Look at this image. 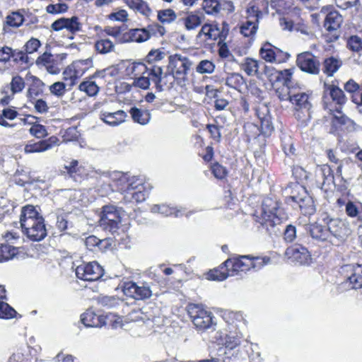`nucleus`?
I'll return each mask as SVG.
<instances>
[{
    "label": "nucleus",
    "mask_w": 362,
    "mask_h": 362,
    "mask_svg": "<svg viewBox=\"0 0 362 362\" xmlns=\"http://www.w3.org/2000/svg\"><path fill=\"white\" fill-rule=\"evenodd\" d=\"M269 262L270 258L268 257L243 255L229 258L218 269L211 270L208 274V279L214 281H223L228 276L238 275L240 272H246L252 268L256 270L259 269Z\"/></svg>",
    "instance_id": "1"
},
{
    "label": "nucleus",
    "mask_w": 362,
    "mask_h": 362,
    "mask_svg": "<svg viewBox=\"0 0 362 362\" xmlns=\"http://www.w3.org/2000/svg\"><path fill=\"white\" fill-rule=\"evenodd\" d=\"M261 216L258 222L262 230L269 235L281 233L279 226L286 218V216L276 200L270 197L265 198L262 202Z\"/></svg>",
    "instance_id": "2"
},
{
    "label": "nucleus",
    "mask_w": 362,
    "mask_h": 362,
    "mask_svg": "<svg viewBox=\"0 0 362 362\" xmlns=\"http://www.w3.org/2000/svg\"><path fill=\"white\" fill-rule=\"evenodd\" d=\"M320 220L327 226V230L329 233V243L332 245H340L350 235L349 228L339 218H332L327 214H322Z\"/></svg>",
    "instance_id": "3"
},
{
    "label": "nucleus",
    "mask_w": 362,
    "mask_h": 362,
    "mask_svg": "<svg viewBox=\"0 0 362 362\" xmlns=\"http://www.w3.org/2000/svg\"><path fill=\"white\" fill-rule=\"evenodd\" d=\"M122 211L114 205L103 206L100 214L99 226L112 235L119 233L121 227Z\"/></svg>",
    "instance_id": "4"
},
{
    "label": "nucleus",
    "mask_w": 362,
    "mask_h": 362,
    "mask_svg": "<svg viewBox=\"0 0 362 362\" xmlns=\"http://www.w3.org/2000/svg\"><path fill=\"white\" fill-rule=\"evenodd\" d=\"M188 314L199 331L204 332L208 329H215L216 322L211 312L206 310L199 304H189L187 306Z\"/></svg>",
    "instance_id": "5"
},
{
    "label": "nucleus",
    "mask_w": 362,
    "mask_h": 362,
    "mask_svg": "<svg viewBox=\"0 0 362 362\" xmlns=\"http://www.w3.org/2000/svg\"><path fill=\"white\" fill-rule=\"evenodd\" d=\"M145 71L143 72L142 76L135 78L132 85L134 87L146 90L150 86V81H151L155 84V88L157 91L161 92L163 90V69L160 66H145Z\"/></svg>",
    "instance_id": "6"
},
{
    "label": "nucleus",
    "mask_w": 362,
    "mask_h": 362,
    "mask_svg": "<svg viewBox=\"0 0 362 362\" xmlns=\"http://www.w3.org/2000/svg\"><path fill=\"white\" fill-rule=\"evenodd\" d=\"M192 66L191 60L185 56L176 54L169 57L168 69L173 77L177 80L185 81Z\"/></svg>",
    "instance_id": "7"
},
{
    "label": "nucleus",
    "mask_w": 362,
    "mask_h": 362,
    "mask_svg": "<svg viewBox=\"0 0 362 362\" xmlns=\"http://www.w3.org/2000/svg\"><path fill=\"white\" fill-rule=\"evenodd\" d=\"M23 233L32 241H41L47 236V229L43 217L28 220L21 226Z\"/></svg>",
    "instance_id": "8"
},
{
    "label": "nucleus",
    "mask_w": 362,
    "mask_h": 362,
    "mask_svg": "<svg viewBox=\"0 0 362 362\" xmlns=\"http://www.w3.org/2000/svg\"><path fill=\"white\" fill-rule=\"evenodd\" d=\"M77 278L83 281H94L103 275V269L96 262L83 263L76 268Z\"/></svg>",
    "instance_id": "9"
},
{
    "label": "nucleus",
    "mask_w": 362,
    "mask_h": 362,
    "mask_svg": "<svg viewBox=\"0 0 362 362\" xmlns=\"http://www.w3.org/2000/svg\"><path fill=\"white\" fill-rule=\"evenodd\" d=\"M341 273L346 279L345 284L353 289L362 288V266L346 264L341 267Z\"/></svg>",
    "instance_id": "10"
},
{
    "label": "nucleus",
    "mask_w": 362,
    "mask_h": 362,
    "mask_svg": "<svg viewBox=\"0 0 362 362\" xmlns=\"http://www.w3.org/2000/svg\"><path fill=\"white\" fill-rule=\"evenodd\" d=\"M296 64L301 71L310 74L317 75L320 71L319 59L310 52L298 54Z\"/></svg>",
    "instance_id": "11"
},
{
    "label": "nucleus",
    "mask_w": 362,
    "mask_h": 362,
    "mask_svg": "<svg viewBox=\"0 0 362 362\" xmlns=\"http://www.w3.org/2000/svg\"><path fill=\"white\" fill-rule=\"evenodd\" d=\"M124 293L136 300H144L152 296V291L147 284L138 286L132 281L124 282L122 286Z\"/></svg>",
    "instance_id": "12"
},
{
    "label": "nucleus",
    "mask_w": 362,
    "mask_h": 362,
    "mask_svg": "<svg viewBox=\"0 0 362 362\" xmlns=\"http://www.w3.org/2000/svg\"><path fill=\"white\" fill-rule=\"evenodd\" d=\"M320 13L326 15L324 26L327 30L336 31L340 28L343 22V17L332 6H323L320 10Z\"/></svg>",
    "instance_id": "13"
},
{
    "label": "nucleus",
    "mask_w": 362,
    "mask_h": 362,
    "mask_svg": "<svg viewBox=\"0 0 362 362\" xmlns=\"http://www.w3.org/2000/svg\"><path fill=\"white\" fill-rule=\"evenodd\" d=\"M285 255L291 262L300 265L309 264L311 259L308 250L301 245H295L288 247Z\"/></svg>",
    "instance_id": "14"
},
{
    "label": "nucleus",
    "mask_w": 362,
    "mask_h": 362,
    "mask_svg": "<svg viewBox=\"0 0 362 362\" xmlns=\"http://www.w3.org/2000/svg\"><path fill=\"white\" fill-rule=\"evenodd\" d=\"M295 105L297 111H301L305 116V119L310 118V110L312 104L309 95L305 93H293L291 101Z\"/></svg>",
    "instance_id": "15"
},
{
    "label": "nucleus",
    "mask_w": 362,
    "mask_h": 362,
    "mask_svg": "<svg viewBox=\"0 0 362 362\" xmlns=\"http://www.w3.org/2000/svg\"><path fill=\"white\" fill-rule=\"evenodd\" d=\"M58 139L55 136H51L47 139L39 141H29L24 147L25 153H42L52 148L57 145Z\"/></svg>",
    "instance_id": "16"
},
{
    "label": "nucleus",
    "mask_w": 362,
    "mask_h": 362,
    "mask_svg": "<svg viewBox=\"0 0 362 362\" xmlns=\"http://www.w3.org/2000/svg\"><path fill=\"white\" fill-rule=\"evenodd\" d=\"M259 54L263 59L269 62H280V57L284 55L288 58L289 54L284 53L280 49L273 47L270 43H265L259 50Z\"/></svg>",
    "instance_id": "17"
},
{
    "label": "nucleus",
    "mask_w": 362,
    "mask_h": 362,
    "mask_svg": "<svg viewBox=\"0 0 362 362\" xmlns=\"http://www.w3.org/2000/svg\"><path fill=\"white\" fill-rule=\"evenodd\" d=\"M257 115L260 121L262 134H270L274 129L269 110L266 105H259L256 110Z\"/></svg>",
    "instance_id": "18"
},
{
    "label": "nucleus",
    "mask_w": 362,
    "mask_h": 362,
    "mask_svg": "<svg viewBox=\"0 0 362 362\" xmlns=\"http://www.w3.org/2000/svg\"><path fill=\"white\" fill-rule=\"evenodd\" d=\"M149 40V35L146 33L144 28H134L130 29L129 31L125 33L122 38H119L118 42L119 43L135 42H144Z\"/></svg>",
    "instance_id": "19"
},
{
    "label": "nucleus",
    "mask_w": 362,
    "mask_h": 362,
    "mask_svg": "<svg viewBox=\"0 0 362 362\" xmlns=\"http://www.w3.org/2000/svg\"><path fill=\"white\" fill-rule=\"evenodd\" d=\"M308 230L313 239L318 242H329L327 226L321 223H315L308 226Z\"/></svg>",
    "instance_id": "20"
},
{
    "label": "nucleus",
    "mask_w": 362,
    "mask_h": 362,
    "mask_svg": "<svg viewBox=\"0 0 362 362\" xmlns=\"http://www.w3.org/2000/svg\"><path fill=\"white\" fill-rule=\"evenodd\" d=\"M202 35H206L208 39L216 40L217 39H226L227 33L223 30L221 31L217 24H204L198 33V36Z\"/></svg>",
    "instance_id": "21"
},
{
    "label": "nucleus",
    "mask_w": 362,
    "mask_h": 362,
    "mask_svg": "<svg viewBox=\"0 0 362 362\" xmlns=\"http://www.w3.org/2000/svg\"><path fill=\"white\" fill-rule=\"evenodd\" d=\"M100 119L110 126H117L125 121L127 113L123 110H117L115 112H101Z\"/></svg>",
    "instance_id": "22"
},
{
    "label": "nucleus",
    "mask_w": 362,
    "mask_h": 362,
    "mask_svg": "<svg viewBox=\"0 0 362 362\" xmlns=\"http://www.w3.org/2000/svg\"><path fill=\"white\" fill-rule=\"evenodd\" d=\"M81 320L86 327H99L105 324L102 315H98L90 310H86L81 315Z\"/></svg>",
    "instance_id": "23"
},
{
    "label": "nucleus",
    "mask_w": 362,
    "mask_h": 362,
    "mask_svg": "<svg viewBox=\"0 0 362 362\" xmlns=\"http://www.w3.org/2000/svg\"><path fill=\"white\" fill-rule=\"evenodd\" d=\"M329 95L332 100L341 108V105L346 103V98L344 91L334 85H325V97Z\"/></svg>",
    "instance_id": "24"
},
{
    "label": "nucleus",
    "mask_w": 362,
    "mask_h": 362,
    "mask_svg": "<svg viewBox=\"0 0 362 362\" xmlns=\"http://www.w3.org/2000/svg\"><path fill=\"white\" fill-rule=\"evenodd\" d=\"M94 49L100 54H107L115 52V44L110 39L100 37L94 43Z\"/></svg>",
    "instance_id": "25"
},
{
    "label": "nucleus",
    "mask_w": 362,
    "mask_h": 362,
    "mask_svg": "<svg viewBox=\"0 0 362 362\" xmlns=\"http://www.w3.org/2000/svg\"><path fill=\"white\" fill-rule=\"evenodd\" d=\"M341 65L342 62L339 58L330 57L324 60L322 70L327 76H332Z\"/></svg>",
    "instance_id": "26"
},
{
    "label": "nucleus",
    "mask_w": 362,
    "mask_h": 362,
    "mask_svg": "<svg viewBox=\"0 0 362 362\" xmlns=\"http://www.w3.org/2000/svg\"><path fill=\"white\" fill-rule=\"evenodd\" d=\"M30 78L32 83L28 90L27 96L30 100H33L42 93L45 83L37 76H31Z\"/></svg>",
    "instance_id": "27"
},
{
    "label": "nucleus",
    "mask_w": 362,
    "mask_h": 362,
    "mask_svg": "<svg viewBox=\"0 0 362 362\" xmlns=\"http://www.w3.org/2000/svg\"><path fill=\"white\" fill-rule=\"evenodd\" d=\"M120 181L126 182L127 185L121 187V191L130 192L134 189H142V180L136 177H129L125 174L120 175Z\"/></svg>",
    "instance_id": "28"
},
{
    "label": "nucleus",
    "mask_w": 362,
    "mask_h": 362,
    "mask_svg": "<svg viewBox=\"0 0 362 362\" xmlns=\"http://www.w3.org/2000/svg\"><path fill=\"white\" fill-rule=\"evenodd\" d=\"M129 113L134 122L146 125L150 122L151 114L147 110H142L134 107L130 109Z\"/></svg>",
    "instance_id": "29"
},
{
    "label": "nucleus",
    "mask_w": 362,
    "mask_h": 362,
    "mask_svg": "<svg viewBox=\"0 0 362 362\" xmlns=\"http://www.w3.org/2000/svg\"><path fill=\"white\" fill-rule=\"evenodd\" d=\"M29 118L33 119H35L34 117L28 116L27 118L24 119V122L32 124L31 127L29 129V133L37 139H41L46 137L48 134L47 129L45 126L34 123L32 121H29Z\"/></svg>",
    "instance_id": "30"
},
{
    "label": "nucleus",
    "mask_w": 362,
    "mask_h": 362,
    "mask_svg": "<svg viewBox=\"0 0 362 362\" xmlns=\"http://www.w3.org/2000/svg\"><path fill=\"white\" fill-rule=\"evenodd\" d=\"M203 15L194 12L187 13L185 17L182 18L185 28L188 30H194L202 23Z\"/></svg>",
    "instance_id": "31"
},
{
    "label": "nucleus",
    "mask_w": 362,
    "mask_h": 362,
    "mask_svg": "<svg viewBox=\"0 0 362 362\" xmlns=\"http://www.w3.org/2000/svg\"><path fill=\"white\" fill-rule=\"evenodd\" d=\"M40 217L42 216L40 215L34 206L27 205L22 209L20 218L21 226H23V223H27L28 220L34 221L35 218Z\"/></svg>",
    "instance_id": "32"
},
{
    "label": "nucleus",
    "mask_w": 362,
    "mask_h": 362,
    "mask_svg": "<svg viewBox=\"0 0 362 362\" xmlns=\"http://www.w3.org/2000/svg\"><path fill=\"white\" fill-rule=\"evenodd\" d=\"M151 211L153 213H158L165 216L175 215L178 217L181 210L176 207L170 206L167 204H154L151 206Z\"/></svg>",
    "instance_id": "33"
},
{
    "label": "nucleus",
    "mask_w": 362,
    "mask_h": 362,
    "mask_svg": "<svg viewBox=\"0 0 362 362\" xmlns=\"http://www.w3.org/2000/svg\"><path fill=\"white\" fill-rule=\"evenodd\" d=\"M66 170L67 174L74 181H80L81 175L83 173V168L78 165V162L76 160H71L68 165L64 166Z\"/></svg>",
    "instance_id": "34"
},
{
    "label": "nucleus",
    "mask_w": 362,
    "mask_h": 362,
    "mask_svg": "<svg viewBox=\"0 0 362 362\" xmlns=\"http://www.w3.org/2000/svg\"><path fill=\"white\" fill-rule=\"evenodd\" d=\"M225 84L231 88L240 91L242 86L245 84V81L240 74L232 73L226 77Z\"/></svg>",
    "instance_id": "35"
},
{
    "label": "nucleus",
    "mask_w": 362,
    "mask_h": 362,
    "mask_svg": "<svg viewBox=\"0 0 362 362\" xmlns=\"http://www.w3.org/2000/svg\"><path fill=\"white\" fill-rule=\"evenodd\" d=\"M259 27L258 22H255L247 19L243 22L240 28L241 34L245 37H252L256 34Z\"/></svg>",
    "instance_id": "36"
},
{
    "label": "nucleus",
    "mask_w": 362,
    "mask_h": 362,
    "mask_svg": "<svg viewBox=\"0 0 362 362\" xmlns=\"http://www.w3.org/2000/svg\"><path fill=\"white\" fill-rule=\"evenodd\" d=\"M17 254V248L6 244H0V262L13 259Z\"/></svg>",
    "instance_id": "37"
},
{
    "label": "nucleus",
    "mask_w": 362,
    "mask_h": 362,
    "mask_svg": "<svg viewBox=\"0 0 362 362\" xmlns=\"http://www.w3.org/2000/svg\"><path fill=\"white\" fill-rule=\"evenodd\" d=\"M12 59L13 62L22 64L31 65L33 64V59L28 57V54L23 50H18L12 49Z\"/></svg>",
    "instance_id": "38"
},
{
    "label": "nucleus",
    "mask_w": 362,
    "mask_h": 362,
    "mask_svg": "<svg viewBox=\"0 0 362 362\" xmlns=\"http://www.w3.org/2000/svg\"><path fill=\"white\" fill-rule=\"evenodd\" d=\"M241 68L248 76H255L258 73L259 62L251 58H246Z\"/></svg>",
    "instance_id": "39"
},
{
    "label": "nucleus",
    "mask_w": 362,
    "mask_h": 362,
    "mask_svg": "<svg viewBox=\"0 0 362 362\" xmlns=\"http://www.w3.org/2000/svg\"><path fill=\"white\" fill-rule=\"evenodd\" d=\"M165 53L161 51L160 49H151L146 57V62L148 63V65L142 64V66L144 67L150 66H157L154 64L157 62L162 60L165 57Z\"/></svg>",
    "instance_id": "40"
},
{
    "label": "nucleus",
    "mask_w": 362,
    "mask_h": 362,
    "mask_svg": "<svg viewBox=\"0 0 362 362\" xmlns=\"http://www.w3.org/2000/svg\"><path fill=\"white\" fill-rule=\"evenodd\" d=\"M293 74V69H284L276 71V80L282 81L283 86L291 87V82Z\"/></svg>",
    "instance_id": "41"
},
{
    "label": "nucleus",
    "mask_w": 362,
    "mask_h": 362,
    "mask_svg": "<svg viewBox=\"0 0 362 362\" xmlns=\"http://www.w3.org/2000/svg\"><path fill=\"white\" fill-rule=\"evenodd\" d=\"M331 114L333 115V122L338 123L341 125L353 124V121L346 117L341 111V108L336 107L335 110L329 109Z\"/></svg>",
    "instance_id": "42"
},
{
    "label": "nucleus",
    "mask_w": 362,
    "mask_h": 362,
    "mask_svg": "<svg viewBox=\"0 0 362 362\" xmlns=\"http://www.w3.org/2000/svg\"><path fill=\"white\" fill-rule=\"evenodd\" d=\"M25 86V83L23 77L18 74L12 77L10 83V90L13 95L21 93Z\"/></svg>",
    "instance_id": "43"
},
{
    "label": "nucleus",
    "mask_w": 362,
    "mask_h": 362,
    "mask_svg": "<svg viewBox=\"0 0 362 362\" xmlns=\"http://www.w3.org/2000/svg\"><path fill=\"white\" fill-rule=\"evenodd\" d=\"M220 1L221 0H204L203 9L207 14L216 15L219 13Z\"/></svg>",
    "instance_id": "44"
},
{
    "label": "nucleus",
    "mask_w": 362,
    "mask_h": 362,
    "mask_svg": "<svg viewBox=\"0 0 362 362\" xmlns=\"http://www.w3.org/2000/svg\"><path fill=\"white\" fill-rule=\"evenodd\" d=\"M79 90L85 92L89 96L97 95L99 88L94 81H86L79 85Z\"/></svg>",
    "instance_id": "45"
},
{
    "label": "nucleus",
    "mask_w": 362,
    "mask_h": 362,
    "mask_svg": "<svg viewBox=\"0 0 362 362\" xmlns=\"http://www.w3.org/2000/svg\"><path fill=\"white\" fill-rule=\"evenodd\" d=\"M24 18L19 12H13L6 17V24L10 27L18 28L23 23Z\"/></svg>",
    "instance_id": "46"
},
{
    "label": "nucleus",
    "mask_w": 362,
    "mask_h": 362,
    "mask_svg": "<svg viewBox=\"0 0 362 362\" xmlns=\"http://www.w3.org/2000/svg\"><path fill=\"white\" fill-rule=\"evenodd\" d=\"M176 14L173 9L168 8L159 11L158 13V19L163 23H170L175 21Z\"/></svg>",
    "instance_id": "47"
},
{
    "label": "nucleus",
    "mask_w": 362,
    "mask_h": 362,
    "mask_svg": "<svg viewBox=\"0 0 362 362\" xmlns=\"http://www.w3.org/2000/svg\"><path fill=\"white\" fill-rule=\"evenodd\" d=\"M131 6L146 16H149L152 12L147 3L142 0H133L131 1Z\"/></svg>",
    "instance_id": "48"
},
{
    "label": "nucleus",
    "mask_w": 362,
    "mask_h": 362,
    "mask_svg": "<svg viewBox=\"0 0 362 362\" xmlns=\"http://www.w3.org/2000/svg\"><path fill=\"white\" fill-rule=\"evenodd\" d=\"M149 35V39L153 36H163L165 33V29L163 26L158 23H152L144 28Z\"/></svg>",
    "instance_id": "49"
},
{
    "label": "nucleus",
    "mask_w": 362,
    "mask_h": 362,
    "mask_svg": "<svg viewBox=\"0 0 362 362\" xmlns=\"http://www.w3.org/2000/svg\"><path fill=\"white\" fill-rule=\"evenodd\" d=\"M65 27L64 28L71 32V33H74L81 30V23L78 22V18L76 16H73L70 18H65Z\"/></svg>",
    "instance_id": "50"
},
{
    "label": "nucleus",
    "mask_w": 362,
    "mask_h": 362,
    "mask_svg": "<svg viewBox=\"0 0 362 362\" xmlns=\"http://www.w3.org/2000/svg\"><path fill=\"white\" fill-rule=\"evenodd\" d=\"M215 69L214 63L209 60H202L197 65L196 70L199 74H211Z\"/></svg>",
    "instance_id": "51"
},
{
    "label": "nucleus",
    "mask_w": 362,
    "mask_h": 362,
    "mask_svg": "<svg viewBox=\"0 0 362 362\" xmlns=\"http://www.w3.org/2000/svg\"><path fill=\"white\" fill-rule=\"evenodd\" d=\"M63 79L65 81L64 83L71 88L76 84L78 77L71 69H66L63 72Z\"/></svg>",
    "instance_id": "52"
},
{
    "label": "nucleus",
    "mask_w": 362,
    "mask_h": 362,
    "mask_svg": "<svg viewBox=\"0 0 362 362\" xmlns=\"http://www.w3.org/2000/svg\"><path fill=\"white\" fill-rule=\"evenodd\" d=\"M12 48L8 46L0 47V65L4 68L5 65L10 62L12 57Z\"/></svg>",
    "instance_id": "53"
},
{
    "label": "nucleus",
    "mask_w": 362,
    "mask_h": 362,
    "mask_svg": "<svg viewBox=\"0 0 362 362\" xmlns=\"http://www.w3.org/2000/svg\"><path fill=\"white\" fill-rule=\"evenodd\" d=\"M16 310L8 303L0 300V318H11L16 314Z\"/></svg>",
    "instance_id": "54"
},
{
    "label": "nucleus",
    "mask_w": 362,
    "mask_h": 362,
    "mask_svg": "<svg viewBox=\"0 0 362 362\" xmlns=\"http://www.w3.org/2000/svg\"><path fill=\"white\" fill-rule=\"evenodd\" d=\"M293 90L291 89V87L282 86L280 88H276V94L280 100H289L292 97Z\"/></svg>",
    "instance_id": "55"
},
{
    "label": "nucleus",
    "mask_w": 362,
    "mask_h": 362,
    "mask_svg": "<svg viewBox=\"0 0 362 362\" xmlns=\"http://www.w3.org/2000/svg\"><path fill=\"white\" fill-rule=\"evenodd\" d=\"M98 303L103 307L111 308L118 304V299L113 296H100Z\"/></svg>",
    "instance_id": "56"
},
{
    "label": "nucleus",
    "mask_w": 362,
    "mask_h": 362,
    "mask_svg": "<svg viewBox=\"0 0 362 362\" xmlns=\"http://www.w3.org/2000/svg\"><path fill=\"white\" fill-rule=\"evenodd\" d=\"M41 43L39 40H37V38L32 37L25 44V45L23 46V49L28 54H33L35 52L37 51Z\"/></svg>",
    "instance_id": "57"
},
{
    "label": "nucleus",
    "mask_w": 362,
    "mask_h": 362,
    "mask_svg": "<svg viewBox=\"0 0 362 362\" xmlns=\"http://www.w3.org/2000/svg\"><path fill=\"white\" fill-rule=\"evenodd\" d=\"M80 136V133L76 127H71L66 129L63 134L65 141H76Z\"/></svg>",
    "instance_id": "58"
},
{
    "label": "nucleus",
    "mask_w": 362,
    "mask_h": 362,
    "mask_svg": "<svg viewBox=\"0 0 362 362\" xmlns=\"http://www.w3.org/2000/svg\"><path fill=\"white\" fill-rule=\"evenodd\" d=\"M66 87L68 86L64 82L57 81L49 86V91L53 95L62 96L64 95Z\"/></svg>",
    "instance_id": "59"
},
{
    "label": "nucleus",
    "mask_w": 362,
    "mask_h": 362,
    "mask_svg": "<svg viewBox=\"0 0 362 362\" xmlns=\"http://www.w3.org/2000/svg\"><path fill=\"white\" fill-rule=\"evenodd\" d=\"M348 47L354 52H359L362 50V40L358 36H351L347 42Z\"/></svg>",
    "instance_id": "60"
},
{
    "label": "nucleus",
    "mask_w": 362,
    "mask_h": 362,
    "mask_svg": "<svg viewBox=\"0 0 362 362\" xmlns=\"http://www.w3.org/2000/svg\"><path fill=\"white\" fill-rule=\"evenodd\" d=\"M54 59V57L52 54L45 52L37 57L35 62L38 66L45 67Z\"/></svg>",
    "instance_id": "61"
},
{
    "label": "nucleus",
    "mask_w": 362,
    "mask_h": 362,
    "mask_svg": "<svg viewBox=\"0 0 362 362\" xmlns=\"http://www.w3.org/2000/svg\"><path fill=\"white\" fill-rule=\"evenodd\" d=\"M247 19L259 22V19L262 18V13L257 6H252L247 9Z\"/></svg>",
    "instance_id": "62"
},
{
    "label": "nucleus",
    "mask_w": 362,
    "mask_h": 362,
    "mask_svg": "<svg viewBox=\"0 0 362 362\" xmlns=\"http://www.w3.org/2000/svg\"><path fill=\"white\" fill-rule=\"evenodd\" d=\"M296 238V228L289 224L284 231V239L287 243H292Z\"/></svg>",
    "instance_id": "63"
},
{
    "label": "nucleus",
    "mask_w": 362,
    "mask_h": 362,
    "mask_svg": "<svg viewBox=\"0 0 362 362\" xmlns=\"http://www.w3.org/2000/svg\"><path fill=\"white\" fill-rule=\"evenodd\" d=\"M68 6L66 4H49L47 6L46 11L48 13L56 14L64 13L67 11Z\"/></svg>",
    "instance_id": "64"
}]
</instances>
